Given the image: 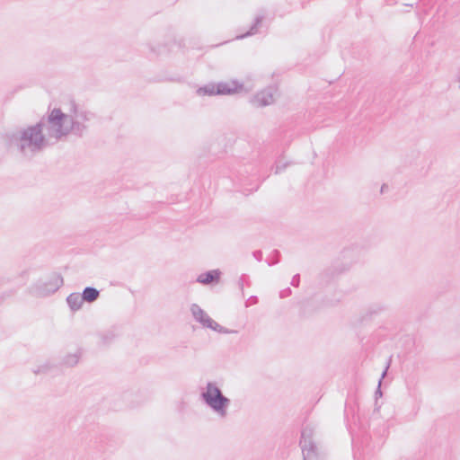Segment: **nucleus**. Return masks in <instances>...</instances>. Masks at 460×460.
Here are the masks:
<instances>
[{"label":"nucleus","mask_w":460,"mask_h":460,"mask_svg":"<svg viewBox=\"0 0 460 460\" xmlns=\"http://www.w3.org/2000/svg\"><path fill=\"white\" fill-rule=\"evenodd\" d=\"M190 313L195 321L205 328H208L224 334L237 333L236 330H231L221 326L219 323L210 318L208 314L197 304H192L190 305Z\"/></svg>","instance_id":"obj_7"},{"label":"nucleus","mask_w":460,"mask_h":460,"mask_svg":"<svg viewBox=\"0 0 460 460\" xmlns=\"http://www.w3.org/2000/svg\"><path fill=\"white\" fill-rule=\"evenodd\" d=\"M292 291L290 288H287L279 292L280 298L288 297L291 295Z\"/></svg>","instance_id":"obj_25"},{"label":"nucleus","mask_w":460,"mask_h":460,"mask_svg":"<svg viewBox=\"0 0 460 460\" xmlns=\"http://www.w3.org/2000/svg\"><path fill=\"white\" fill-rule=\"evenodd\" d=\"M255 98L261 106H267L273 102V94L270 90L260 92Z\"/></svg>","instance_id":"obj_15"},{"label":"nucleus","mask_w":460,"mask_h":460,"mask_svg":"<svg viewBox=\"0 0 460 460\" xmlns=\"http://www.w3.org/2000/svg\"><path fill=\"white\" fill-rule=\"evenodd\" d=\"M100 338L102 340V344L108 345L115 340L116 333L114 332V331L109 330L100 333Z\"/></svg>","instance_id":"obj_17"},{"label":"nucleus","mask_w":460,"mask_h":460,"mask_svg":"<svg viewBox=\"0 0 460 460\" xmlns=\"http://www.w3.org/2000/svg\"><path fill=\"white\" fill-rule=\"evenodd\" d=\"M94 118L95 113L79 107L75 102H71L69 113H64L59 108H54L49 112L50 131L57 141L70 134L83 137L88 129L86 122Z\"/></svg>","instance_id":"obj_1"},{"label":"nucleus","mask_w":460,"mask_h":460,"mask_svg":"<svg viewBox=\"0 0 460 460\" xmlns=\"http://www.w3.org/2000/svg\"><path fill=\"white\" fill-rule=\"evenodd\" d=\"M221 271L219 270H211L198 276L196 281L202 285L217 284L220 281Z\"/></svg>","instance_id":"obj_10"},{"label":"nucleus","mask_w":460,"mask_h":460,"mask_svg":"<svg viewBox=\"0 0 460 460\" xmlns=\"http://www.w3.org/2000/svg\"><path fill=\"white\" fill-rule=\"evenodd\" d=\"M341 258V261H335L320 274L319 278L322 283L327 284L350 269L351 265L358 259L357 247L343 249Z\"/></svg>","instance_id":"obj_4"},{"label":"nucleus","mask_w":460,"mask_h":460,"mask_svg":"<svg viewBox=\"0 0 460 460\" xmlns=\"http://www.w3.org/2000/svg\"><path fill=\"white\" fill-rule=\"evenodd\" d=\"M340 299H323L321 303V306L320 307H324V306H333V305H336L338 303H339Z\"/></svg>","instance_id":"obj_20"},{"label":"nucleus","mask_w":460,"mask_h":460,"mask_svg":"<svg viewBox=\"0 0 460 460\" xmlns=\"http://www.w3.org/2000/svg\"><path fill=\"white\" fill-rule=\"evenodd\" d=\"M49 366L48 365H43V366H40V367H38L36 369L33 370V373L35 375H39V374H43V373H47L48 370H49Z\"/></svg>","instance_id":"obj_23"},{"label":"nucleus","mask_w":460,"mask_h":460,"mask_svg":"<svg viewBox=\"0 0 460 460\" xmlns=\"http://www.w3.org/2000/svg\"><path fill=\"white\" fill-rule=\"evenodd\" d=\"M63 277L57 272L45 279H40L27 288V293L34 297H47L57 292L63 285Z\"/></svg>","instance_id":"obj_5"},{"label":"nucleus","mask_w":460,"mask_h":460,"mask_svg":"<svg viewBox=\"0 0 460 460\" xmlns=\"http://www.w3.org/2000/svg\"><path fill=\"white\" fill-rule=\"evenodd\" d=\"M243 88V84L238 81L232 80L229 82H219L217 84L209 83L199 87L197 93L199 96L212 95H231L238 93Z\"/></svg>","instance_id":"obj_6"},{"label":"nucleus","mask_w":460,"mask_h":460,"mask_svg":"<svg viewBox=\"0 0 460 460\" xmlns=\"http://www.w3.org/2000/svg\"><path fill=\"white\" fill-rule=\"evenodd\" d=\"M389 367H390V360L387 362L386 367L384 369V371L382 372L381 377L378 380V385H377V388H376V390L375 392L376 402L377 401V399L379 397L383 396V392L381 390V384H382V380L384 379V377L385 376V375H386V373L388 371Z\"/></svg>","instance_id":"obj_18"},{"label":"nucleus","mask_w":460,"mask_h":460,"mask_svg":"<svg viewBox=\"0 0 460 460\" xmlns=\"http://www.w3.org/2000/svg\"><path fill=\"white\" fill-rule=\"evenodd\" d=\"M166 80L172 81V82H181V78L180 75H176L173 77L166 78Z\"/></svg>","instance_id":"obj_28"},{"label":"nucleus","mask_w":460,"mask_h":460,"mask_svg":"<svg viewBox=\"0 0 460 460\" xmlns=\"http://www.w3.org/2000/svg\"><path fill=\"white\" fill-rule=\"evenodd\" d=\"M51 134L49 114L43 116L36 124L28 126L13 133L10 138L12 145L25 157H32L49 146Z\"/></svg>","instance_id":"obj_2"},{"label":"nucleus","mask_w":460,"mask_h":460,"mask_svg":"<svg viewBox=\"0 0 460 460\" xmlns=\"http://www.w3.org/2000/svg\"><path fill=\"white\" fill-rule=\"evenodd\" d=\"M248 302H251V304H257V302H258V298H257V296H252L247 300V302L245 303V306H246V307H247V306H249Z\"/></svg>","instance_id":"obj_27"},{"label":"nucleus","mask_w":460,"mask_h":460,"mask_svg":"<svg viewBox=\"0 0 460 460\" xmlns=\"http://www.w3.org/2000/svg\"><path fill=\"white\" fill-rule=\"evenodd\" d=\"M2 163V155H0V164Z\"/></svg>","instance_id":"obj_31"},{"label":"nucleus","mask_w":460,"mask_h":460,"mask_svg":"<svg viewBox=\"0 0 460 460\" xmlns=\"http://www.w3.org/2000/svg\"><path fill=\"white\" fill-rule=\"evenodd\" d=\"M79 358V353L67 354L63 358L62 364L69 367H75L78 363Z\"/></svg>","instance_id":"obj_16"},{"label":"nucleus","mask_w":460,"mask_h":460,"mask_svg":"<svg viewBox=\"0 0 460 460\" xmlns=\"http://www.w3.org/2000/svg\"><path fill=\"white\" fill-rule=\"evenodd\" d=\"M263 19H264L263 15L256 16L254 19V22L252 24V26L250 27L249 31L240 36H237L236 39H244L246 37L252 36V35H255L256 33H258L259 27L261 25Z\"/></svg>","instance_id":"obj_14"},{"label":"nucleus","mask_w":460,"mask_h":460,"mask_svg":"<svg viewBox=\"0 0 460 460\" xmlns=\"http://www.w3.org/2000/svg\"><path fill=\"white\" fill-rule=\"evenodd\" d=\"M81 296V300H84V302L93 303L99 298L100 291L93 287H86L84 288Z\"/></svg>","instance_id":"obj_13"},{"label":"nucleus","mask_w":460,"mask_h":460,"mask_svg":"<svg viewBox=\"0 0 460 460\" xmlns=\"http://www.w3.org/2000/svg\"><path fill=\"white\" fill-rule=\"evenodd\" d=\"M302 450L303 460H324L325 454L322 450V448L317 445L314 444L312 446L306 447L304 446Z\"/></svg>","instance_id":"obj_9"},{"label":"nucleus","mask_w":460,"mask_h":460,"mask_svg":"<svg viewBox=\"0 0 460 460\" xmlns=\"http://www.w3.org/2000/svg\"><path fill=\"white\" fill-rule=\"evenodd\" d=\"M388 189V185L384 183L382 186H381V190H380V192L381 193H385Z\"/></svg>","instance_id":"obj_29"},{"label":"nucleus","mask_w":460,"mask_h":460,"mask_svg":"<svg viewBox=\"0 0 460 460\" xmlns=\"http://www.w3.org/2000/svg\"><path fill=\"white\" fill-rule=\"evenodd\" d=\"M151 51H153V52H155V53H157V54H160V53H161V51H160V50H159V51H156V50H155V49H153V48H151Z\"/></svg>","instance_id":"obj_30"},{"label":"nucleus","mask_w":460,"mask_h":460,"mask_svg":"<svg viewBox=\"0 0 460 460\" xmlns=\"http://www.w3.org/2000/svg\"><path fill=\"white\" fill-rule=\"evenodd\" d=\"M200 400L220 418L227 416L231 400L226 397L215 382H208L199 394Z\"/></svg>","instance_id":"obj_3"},{"label":"nucleus","mask_w":460,"mask_h":460,"mask_svg":"<svg viewBox=\"0 0 460 460\" xmlns=\"http://www.w3.org/2000/svg\"><path fill=\"white\" fill-rule=\"evenodd\" d=\"M299 284H300V275L296 274L292 278L291 285L295 288H297L299 286Z\"/></svg>","instance_id":"obj_24"},{"label":"nucleus","mask_w":460,"mask_h":460,"mask_svg":"<svg viewBox=\"0 0 460 460\" xmlns=\"http://www.w3.org/2000/svg\"><path fill=\"white\" fill-rule=\"evenodd\" d=\"M288 164H289L288 163L281 164L280 162H278L276 164L275 173L276 174L280 173L288 166Z\"/></svg>","instance_id":"obj_22"},{"label":"nucleus","mask_w":460,"mask_h":460,"mask_svg":"<svg viewBox=\"0 0 460 460\" xmlns=\"http://www.w3.org/2000/svg\"><path fill=\"white\" fill-rule=\"evenodd\" d=\"M387 310V306L382 303H375L366 308L360 314V322H369Z\"/></svg>","instance_id":"obj_8"},{"label":"nucleus","mask_w":460,"mask_h":460,"mask_svg":"<svg viewBox=\"0 0 460 460\" xmlns=\"http://www.w3.org/2000/svg\"><path fill=\"white\" fill-rule=\"evenodd\" d=\"M82 296L80 293H71L66 297V303L72 312H76L82 308L84 300H81Z\"/></svg>","instance_id":"obj_12"},{"label":"nucleus","mask_w":460,"mask_h":460,"mask_svg":"<svg viewBox=\"0 0 460 460\" xmlns=\"http://www.w3.org/2000/svg\"><path fill=\"white\" fill-rule=\"evenodd\" d=\"M252 256L258 261H261L262 260V252L260 250L254 251L252 252Z\"/></svg>","instance_id":"obj_26"},{"label":"nucleus","mask_w":460,"mask_h":460,"mask_svg":"<svg viewBox=\"0 0 460 460\" xmlns=\"http://www.w3.org/2000/svg\"><path fill=\"white\" fill-rule=\"evenodd\" d=\"M280 261V252L278 250H273L270 258L267 261L269 266L279 263Z\"/></svg>","instance_id":"obj_19"},{"label":"nucleus","mask_w":460,"mask_h":460,"mask_svg":"<svg viewBox=\"0 0 460 460\" xmlns=\"http://www.w3.org/2000/svg\"><path fill=\"white\" fill-rule=\"evenodd\" d=\"M314 428L307 424L303 427L301 431V438L299 441V446L301 448L304 447V446L309 447L314 444H316L314 440Z\"/></svg>","instance_id":"obj_11"},{"label":"nucleus","mask_w":460,"mask_h":460,"mask_svg":"<svg viewBox=\"0 0 460 460\" xmlns=\"http://www.w3.org/2000/svg\"><path fill=\"white\" fill-rule=\"evenodd\" d=\"M244 284L250 286L251 282L248 279V277L245 275V274H243L240 279H239V281H238V285L240 287V288L243 290V286Z\"/></svg>","instance_id":"obj_21"}]
</instances>
